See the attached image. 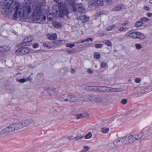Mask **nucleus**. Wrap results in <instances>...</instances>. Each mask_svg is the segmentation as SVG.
<instances>
[{"label": "nucleus", "instance_id": "obj_1", "mask_svg": "<svg viewBox=\"0 0 152 152\" xmlns=\"http://www.w3.org/2000/svg\"><path fill=\"white\" fill-rule=\"evenodd\" d=\"M24 6L18 1H0V8L4 10L6 15L9 14L15 11L13 16V19H22L29 15L32 9H35L32 14L31 18L37 23H40L46 19V17L42 14V9L39 5H34L31 1H27Z\"/></svg>", "mask_w": 152, "mask_h": 152}, {"label": "nucleus", "instance_id": "obj_2", "mask_svg": "<svg viewBox=\"0 0 152 152\" xmlns=\"http://www.w3.org/2000/svg\"><path fill=\"white\" fill-rule=\"evenodd\" d=\"M74 1H67L64 3L61 2L59 4V10L60 15L62 17L64 15L68 17V15L72 12H76L75 7L74 6Z\"/></svg>", "mask_w": 152, "mask_h": 152}, {"label": "nucleus", "instance_id": "obj_3", "mask_svg": "<svg viewBox=\"0 0 152 152\" xmlns=\"http://www.w3.org/2000/svg\"><path fill=\"white\" fill-rule=\"evenodd\" d=\"M109 87L105 86H87L85 88L87 91L108 92Z\"/></svg>", "mask_w": 152, "mask_h": 152}, {"label": "nucleus", "instance_id": "obj_4", "mask_svg": "<svg viewBox=\"0 0 152 152\" xmlns=\"http://www.w3.org/2000/svg\"><path fill=\"white\" fill-rule=\"evenodd\" d=\"M144 134L142 132L137 134H131L128 135V138L129 144H131L140 139Z\"/></svg>", "mask_w": 152, "mask_h": 152}, {"label": "nucleus", "instance_id": "obj_5", "mask_svg": "<svg viewBox=\"0 0 152 152\" xmlns=\"http://www.w3.org/2000/svg\"><path fill=\"white\" fill-rule=\"evenodd\" d=\"M31 50L30 48L26 46L21 47L16 50L15 53L18 55L22 56L29 53Z\"/></svg>", "mask_w": 152, "mask_h": 152}, {"label": "nucleus", "instance_id": "obj_6", "mask_svg": "<svg viewBox=\"0 0 152 152\" xmlns=\"http://www.w3.org/2000/svg\"><path fill=\"white\" fill-rule=\"evenodd\" d=\"M16 130L14 124H12L0 131V134H4Z\"/></svg>", "mask_w": 152, "mask_h": 152}, {"label": "nucleus", "instance_id": "obj_7", "mask_svg": "<svg viewBox=\"0 0 152 152\" xmlns=\"http://www.w3.org/2000/svg\"><path fill=\"white\" fill-rule=\"evenodd\" d=\"M104 4L103 1H91L88 3V7L92 8L94 7L102 6Z\"/></svg>", "mask_w": 152, "mask_h": 152}, {"label": "nucleus", "instance_id": "obj_8", "mask_svg": "<svg viewBox=\"0 0 152 152\" xmlns=\"http://www.w3.org/2000/svg\"><path fill=\"white\" fill-rule=\"evenodd\" d=\"M23 128L26 127L33 122L31 118H27L21 121Z\"/></svg>", "mask_w": 152, "mask_h": 152}, {"label": "nucleus", "instance_id": "obj_9", "mask_svg": "<svg viewBox=\"0 0 152 152\" xmlns=\"http://www.w3.org/2000/svg\"><path fill=\"white\" fill-rule=\"evenodd\" d=\"M75 2V1H74ZM74 6L75 7L76 10H77L78 12H83L85 10V8L82 4L81 3H78L76 5L75 4V2Z\"/></svg>", "mask_w": 152, "mask_h": 152}, {"label": "nucleus", "instance_id": "obj_10", "mask_svg": "<svg viewBox=\"0 0 152 152\" xmlns=\"http://www.w3.org/2000/svg\"><path fill=\"white\" fill-rule=\"evenodd\" d=\"M33 39V38L31 36L26 37L24 39L23 43L27 45H30L31 44V42Z\"/></svg>", "mask_w": 152, "mask_h": 152}, {"label": "nucleus", "instance_id": "obj_11", "mask_svg": "<svg viewBox=\"0 0 152 152\" xmlns=\"http://www.w3.org/2000/svg\"><path fill=\"white\" fill-rule=\"evenodd\" d=\"M137 31H129L127 33L126 35L132 39H136L137 37Z\"/></svg>", "mask_w": 152, "mask_h": 152}, {"label": "nucleus", "instance_id": "obj_12", "mask_svg": "<svg viewBox=\"0 0 152 152\" xmlns=\"http://www.w3.org/2000/svg\"><path fill=\"white\" fill-rule=\"evenodd\" d=\"M113 144L117 146H120L124 145L121 139V137L115 140L113 142Z\"/></svg>", "mask_w": 152, "mask_h": 152}, {"label": "nucleus", "instance_id": "obj_13", "mask_svg": "<svg viewBox=\"0 0 152 152\" xmlns=\"http://www.w3.org/2000/svg\"><path fill=\"white\" fill-rule=\"evenodd\" d=\"M69 98V95L63 94L61 96L59 99L62 101L68 102Z\"/></svg>", "mask_w": 152, "mask_h": 152}, {"label": "nucleus", "instance_id": "obj_14", "mask_svg": "<svg viewBox=\"0 0 152 152\" xmlns=\"http://www.w3.org/2000/svg\"><path fill=\"white\" fill-rule=\"evenodd\" d=\"M14 124L16 130H18L23 128L21 121L14 123Z\"/></svg>", "mask_w": 152, "mask_h": 152}, {"label": "nucleus", "instance_id": "obj_15", "mask_svg": "<svg viewBox=\"0 0 152 152\" xmlns=\"http://www.w3.org/2000/svg\"><path fill=\"white\" fill-rule=\"evenodd\" d=\"M69 96L70 98H69V101H68L69 102H75L78 100L77 98L74 95H69Z\"/></svg>", "mask_w": 152, "mask_h": 152}, {"label": "nucleus", "instance_id": "obj_16", "mask_svg": "<svg viewBox=\"0 0 152 152\" xmlns=\"http://www.w3.org/2000/svg\"><path fill=\"white\" fill-rule=\"evenodd\" d=\"M10 49V48L8 46L4 45L3 46H0V52H6L9 50Z\"/></svg>", "mask_w": 152, "mask_h": 152}, {"label": "nucleus", "instance_id": "obj_17", "mask_svg": "<svg viewBox=\"0 0 152 152\" xmlns=\"http://www.w3.org/2000/svg\"><path fill=\"white\" fill-rule=\"evenodd\" d=\"M137 36L136 37V39H144L145 38V36L142 33L137 31Z\"/></svg>", "mask_w": 152, "mask_h": 152}, {"label": "nucleus", "instance_id": "obj_18", "mask_svg": "<svg viewBox=\"0 0 152 152\" xmlns=\"http://www.w3.org/2000/svg\"><path fill=\"white\" fill-rule=\"evenodd\" d=\"M128 136H125L121 137V139L123 142L124 145L129 144Z\"/></svg>", "mask_w": 152, "mask_h": 152}, {"label": "nucleus", "instance_id": "obj_19", "mask_svg": "<svg viewBox=\"0 0 152 152\" xmlns=\"http://www.w3.org/2000/svg\"><path fill=\"white\" fill-rule=\"evenodd\" d=\"M146 89H143L142 90H138L137 92L138 96H140L142 95L147 93V92L145 91Z\"/></svg>", "mask_w": 152, "mask_h": 152}, {"label": "nucleus", "instance_id": "obj_20", "mask_svg": "<svg viewBox=\"0 0 152 152\" xmlns=\"http://www.w3.org/2000/svg\"><path fill=\"white\" fill-rule=\"evenodd\" d=\"M94 97L95 96L92 95H89L87 97L85 98V101H91L92 102H94Z\"/></svg>", "mask_w": 152, "mask_h": 152}, {"label": "nucleus", "instance_id": "obj_21", "mask_svg": "<svg viewBox=\"0 0 152 152\" xmlns=\"http://www.w3.org/2000/svg\"><path fill=\"white\" fill-rule=\"evenodd\" d=\"M119 91H120V89L109 87L108 92H118Z\"/></svg>", "mask_w": 152, "mask_h": 152}, {"label": "nucleus", "instance_id": "obj_22", "mask_svg": "<svg viewBox=\"0 0 152 152\" xmlns=\"http://www.w3.org/2000/svg\"><path fill=\"white\" fill-rule=\"evenodd\" d=\"M47 36L48 39L50 40H54L57 38L56 34H53L52 35L48 34Z\"/></svg>", "mask_w": 152, "mask_h": 152}, {"label": "nucleus", "instance_id": "obj_23", "mask_svg": "<svg viewBox=\"0 0 152 152\" xmlns=\"http://www.w3.org/2000/svg\"><path fill=\"white\" fill-rule=\"evenodd\" d=\"M54 43L58 45H64L66 43V40H57L53 42Z\"/></svg>", "mask_w": 152, "mask_h": 152}, {"label": "nucleus", "instance_id": "obj_24", "mask_svg": "<svg viewBox=\"0 0 152 152\" xmlns=\"http://www.w3.org/2000/svg\"><path fill=\"white\" fill-rule=\"evenodd\" d=\"M102 101V98L99 96H95L94 102H99Z\"/></svg>", "mask_w": 152, "mask_h": 152}, {"label": "nucleus", "instance_id": "obj_25", "mask_svg": "<svg viewBox=\"0 0 152 152\" xmlns=\"http://www.w3.org/2000/svg\"><path fill=\"white\" fill-rule=\"evenodd\" d=\"M101 132L103 134L107 133L109 131V128L108 127H104L100 129Z\"/></svg>", "mask_w": 152, "mask_h": 152}, {"label": "nucleus", "instance_id": "obj_26", "mask_svg": "<svg viewBox=\"0 0 152 152\" xmlns=\"http://www.w3.org/2000/svg\"><path fill=\"white\" fill-rule=\"evenodd\" d=\"M30 77L31 76L29 75L28 77L26 78V79L24 78L20 79L19 80V82L20 83H24L26 81H28L29 80H30V81H31L32 80V79L30 78Z\"/></svg>", "mask_w": 152, "mask_h": 152}, {"label": "nucleus", "instance_id": "obj_27", "mask_svg": "<svg viewBox=\"0 0 152 152\" xmlns=\"http://www.w3.org/2000/svg\"><path fill=\"white\" fill-rule=\"evenodd\" d=\"M53 26L56 28H60L61 27V25L60 23L57 22H54L53 23Z\"/></svg>", "mask_w": 152, "mask_h": 152}, {"label": "nucleus", "instance_id": "obj_28", "mask_svg": "<svg viewBox=\"0 0 152 152\" xmlns=\"http://www.w3.org/2000/svg\"><path fill=\"white\" fill-rule=\"evenodd\" d=\"M94 58L96 60H98L101 58V55L99 52H96L94 53Z\"/></svg>", "mask_w": 152, "mask_h": 152}, {"label": "nucleus", "instance_id": "obj_29", "mask_svg": "<svg viewBox=\"0 0 152 152\" xmlns=\"http://www.w3.org/2000/svg\"><path fill=\"white\" fill-rule=\"evenodd\" d=\"M122 9V7L121 6H116L112 9V11H119Z\"/></svg>", "mask_w": 152, "mask_h": 152}, {"label": "nucleus", "instance_id": "obj_30", "mask_svg": "<svg viewBox=\"0 0 152 152\" xmlns=\"http://www.w3.org/2000/svg\"><path fill=\"white\" fill-rule=\"evenodd\" d=\"M83 19L82 20V23H85L87 22L89 20V17L84 15L83 16Z\"/></svg>", "mask_w": 152, "mask_h": 152}, {"label": "nucleus", "instance_id": "obj_31", "mask_svg": "<svg viewBox=\"0 0 152 152\" xmlns=\"http://www.w3.org/2000/svg\"><path fill=\"white\" fill-rule=\"evenodd\" d=\"M115 27V26L114 25H110L107 27L106 29V30L107 31H111Z\"/></svg>", "mask_w": 152, "mask_h": 152}, {"label": "nucleus", "instance_id": "obj_32", "mask_svg": "<svg viewBox=\"0 0 152 152\" xmlns=\"http://www.w3.org/2000/svg\"><path fill=\"white\" fill-rule=\"evenodd\" d=\"M103 43L107 45L108 46L111 47L112 46V45L110 40H105L104 41Z\"/></svg>", "mask_w": 152, "mask_h": 152}, {"label": "nucleus", "instance_id": "obj_33", "mask_svg": "<svg viewBox=\"0 0 152 152\" xmlns=\"http://www.w3.org/2000/svg\"><path fill=\"white\" fill-rule=\"evenodd\" d=\"M140 20L142 22V24H143L145 22L148 21L149 20L148 18L144 17L141 18Z\"/></svg>", "mask_w": 152, "mask_h": 152}, {"label": "nucleus", "instance_id": "obj_34", "mask_svg": "<svg viewBox=\"0 0 152 152\" xmlns=\"http://www.w3.org/2000/svg\"><path fill=\"white\" fill-rule=\"evenodd\" d=\"M142 23L141 21H137L136 23L135 24V26L136 27H140L142 26Z\"/></svg>", "mask_w": 152, "mask_h": 152}, {"label": "nucleus", "instance_id": "obj_35", "mask_svg": "<svg viewBox=\"0 0 152 152\" xmlns=\"http://www.w3.org/2000/svg\"><path fill=\"white\" fill-rule=\"evenodd\" d=\"M83 136L77 135L75 137H74V138H73V139H74L75 141H77L83 138Z\"/></svg>", "mask_w": 152, "mask_h": 152}, {"label": "nucleus", "instance_id": "obj_36", "mask_svg": "<svg viewBox=\"0 0 152 152\" xmlns=\"http://www.w3.org/2000/svg\"><path fill=\"white\" fill-rule=\"evenodd\" d=\"M92 136V134L91 132L88 133L85 136V138L86 139H89L91 138Z\"/></svg>", "mask_w": 152, "mask_h": 152}, {"label": "nucleus", "instance_id": "obj_37", "mask_svg": "<svg viewBox=\"0 0 152 152\" xmlns=\"http://www.w3.org/2000/svg\"><path fill=\"white\" fill-rule=\"evenodd\" d=\"M57 6L56 5L54 4L52 7L53 12H56V14L57 15V13L58 12V11L57 10H55V9L57 8Z\"/></svg>", "mask_w": 152, "mask_h": 152}, {"label": "nucleus", "instance_id": "obj_38", "mask_svg": "<svg viewBox=\"0 0 152 152\" xmlns=\"http://www.w3.org/2000/svg\"><path fill=\"white\" fill-rule=\"evenodd\" d=\"M107 65V64L104 61H102L101 63V67L103 68L105 67Z\"/></svg>", "mask_w": 152, "mask_h": 152}, {"label": "nucleus", "instance_id": "obj_39", "mask_svg": "<svg viewBox=\"0 0 152 152\" xmlns=\"http://www.w3.org/2000/svg\"><path fill=\"white\" fill-rule=\"evenodd\" d=\"M85 116L84 114H78L76 115V117L78 119H80L83 118Z\"/></svg>", "mask_w": 152, "mask_h": 152}, {"label": "nucleus", "instance_id": "obj_40", "mask_svg": "<svg viewBox=\"0 0 152 152\" xmlns=\"http://www.w3.org/2000/svg\"><path fill=\"white\" fill-rule=\"evenodd\" d=\"M100 14L101 15H107L108 14V12L107 11H100Z\"/></svg>", "mask_w": 152, "mask_h": 152}, {"label": "nucleus", "instance_id": "obj_41", "mask_svg": "<svg viewBox=\"0 0 152 152\" xmlns=\"http://www.w3.org/2000/svg\"><path fill=\"white\" fill-rule=\"evenodd\" d=\"M75 45L74 44H70L69 43H67L66 44V46L67 47H69L70 48H72L75 47Z\"/></svg>", "mask_w": 152, "mask_h": 152}, {"label": "nucleus", "instance_id": "obj_42", "mask_svg": "<svg viewBox=\"0 0 152 152\" xmlns=\"http://www.w3.org/2000/svg\"><path fill=\"white\" fill-rule=\"evenodd\" d=\"M103 46V44H95L94 45V47L96 48H101Z\"/></svg>", "mask_w": 152, "mask_h": 152}, {"label": "nucleus", "instance_id": "obj_43", "mask_svg": "<svg viewBox=\"0 0 152 152\" xmlns=\"http://www.w3.org/2000/svg\"><path fill=\"white\" fill-rule=\"evenodd\" d=\"M145 134L148 135L152 134V129L147 130V132H146L145 133Z\"/></svg>", "mask_w": 152, "mask_h": 152}, {"label": "nucleus", "instance_id": "obj_44", "mask_svg": "<svg viewBox=\"0 0 152 152\" xmlns=\"http://www.w3.org/2000/svg\"><path fill=\"white\" fill-rule=\"evenodd\" d=\"M135 46L137 49L139 50L142 48V46L140 44H136L135 45Z\"/></svg>", "mask_w": 152, "mask_h": 152}, {"label": "nucleus", "instance_id": "obj_45", "mask_svg": "<svg viewBox=\"0 0 152 152\" xmlns=\"http://www.w3.org/2000/svg\"><path fill=\"white\" fill-rule=\"evenodd\" d=\"M127 102V100L126 99H123L121 101V103L123 104H126Z\"/></svg>", "mask_w": 152, "mask_h": 152}, {"label": "nucleus", "instance_id": "obj_46", "mask_svg": "<svg viewBox=\"0 0 152 152\" xmlns=\"http://www.w3.org/2000/svg\"><path fill=\"white\" fill-rule=\"evenodd\" d=\"M43 46L47 48L48 49H50L52 48L51 46H48V43L46 42L44 43Z\"/></svg>", "mask_w": 152, "mask_h": 152}, {"label": "nucleus", "instance_id": "obj_47", "mask_svg": "<svg viewBox=\"0 0 152 152\" xmlns=\"http://www.w3.org/2000/svg\"><path fill=\"white\" fill-rule=\"evenodd\" d=\"M141 80L139 78H135L134 80L135 82L137 83H139L141 81Z\"/></svg>", "mask_w": 152, "mask_h": 152}, {"label": "nucleus", "instance_id": "obj_48", "mask_svg": "<svg viewBox=\"0 0 152 152\" xmlns=\"http://www.w3.org/2000/svg\"><path fill=\"white\" fill-rule=\"evenodd\" d=\"M145 89L148 90V91H147V92L152 91V85L148 87L147 88H145Z\"/></svg>", "mask_w": 152, "mask_h": 152}, {"label": "nucleus", "instance_id": "obj_49", "mask_svg": "<svg viewBox=\"0 0 152 152\" xmlns=\"http://www.w3.org/2000/svg\"><path fill=\"white\" fill-rule=\"evenodd\" d=\"M67 53H73L74 52H75V50H74V49H72V50H68L67 51Z\"/></svg>", "mask_w": 152, "mask_h": 152}, {"label": "nucleus", "instance_id": "obj_50", "mask_svg": "<svg viewBox=\"0 0 152 152\" xmlns=\"http://www.w3.org/2000/svg\"><path fill=\"white\" fill-rule=\"evenodd\" d=\"M38 47V44L37 43H35L33 44V47L34 48H37Z\"/></svg>", "mask_w": 152, "mask_h": 152}, {"label": "nucleus", "instance_id": "obj_51", "mask_svg": "<svg viewBox=\"0 0 152 152\" xmlns=\"http://www.w3.org/2000/svg\"><path fill=\"white\" fill-rule=\"evenodd\" d=\"M88 72L90 74L93 73V71L90 69H88L87 70Z\"/></svg>", "mask_w": 152, "mask_h": 152}, {"label": "nucleus", "instance_id": "obj_52", "mask_svg": "<svg viewBox=\"0 0 152 152\" xmlns=\"http://www.w3.org/2000/svg\"><path fill=\"white\" fill-rule=\"evenodd\" d=\"M73 138H74V137H73V136H72V135H70V136L68 137L67 139L68 140H70L71 139H73Z\"/></svg>", "mask_w": 152, "mask_h": 152}, {"label": "nucleus", "instance_id": "obj_53", "mask_svg": "<svg viewBox=\"0 0 152 152\" xmlns=\"http://www.w3.org/2000/svg\"><path fill=\"white\" fill-rule=\"evenodd\" d=\"M93 39L90 37L88 38L87 39H86V40L87 42H88L89 41H93Z\"/></svg>", "mask_w": 152, "mask_h": 152}, {"label": "nucleus", "instance_id": "obj_54", "mask_svg": "<svg viewBox=\"0 0 152 152\" xmlns=\"http://www.w3.org/2000/svg\"><path fill=\"white\" fill-rule=\"evenodd\" d=\"M84 149L87 151L89 149V147L88 146H84Z\"/></svg>", "mask_w": 152, "mask_h": 152}, {"label": "nucleus", "instance_id": "obj_55", "mask_svg": "<svg viewBox=\"0 0 152 152\" xmlns=\"http://www.w3.org/2000/svg\"><path fill=\"white\" fill-rule=\"evenodd\" d=\"M105 2L107 4H111L113 2L112 1H105Z\"/></svg>", "mask_w": 152, "mask_h": 152}, {"label": "nucleus", "instance_id": "obj_56", "mask_svg": "<svg viewBox=\"0 0 152 152\" xmlns=\"http://www.w3.org/2000/svg\"><path fill=\"white\" fill-rule=\"evenodd\" d=\"M128 23H129V22L128 21H127L126 22H124V23H122V25L123 26H126L128 24Z\"/></svg>", "mask_w": 152, "mask_h": 152}, {"label": "nucleus", "instance_id": "obj_57", "mask_svg": "<svg viewBox=\"0 0 152 152\" xmlns=\"http://www.w3.org/2000/svg\"><path fill=\"white\" fill-rule=\"evenodd\" d=\"M147 15L148 17H152V13H148L147 14Z\"/></svg>", "mask_w": 152, "mask_h": 152}, {"label": "nucleus", "instance_id": "obj_58", "mask_svg": "<svg viewBox=\"0 0 152 152\" xmlns=\"http://www.w3.org/2000/svg\"><path fill=\"white\" fill-rule=\"evenodd\" d=\"M101 15L100 14V12H98L96 13V14L95 15V16L96 17H98L100 16Z\"/></svg>", "mask_w": 152, "mask_h": 152}, {"label": "nucleus", "instance_id": "obj_59", "mask_svg": "<svg viewBox=\"0 0 152 152\" xmlns=\"http://www.w3.org/2000/svg\"><path fill=\"white\" fill-rule=\"evenodd\" d=\"M75 72V69H74L72 68L71 69V72L72 73H74Z\"/></svg>", "mask_w": 152, "mask_h": 152}, {"label": "nucleus", "instance_id": "obj_60", "mask_svg": "<svg viewBox=\"0 0 152 152\" xmlns=\"http://www.w3.org/2000/svg\"><path fill=\"white\" fill-rule=\"evenodd\" d=\"M144 9L145 10L149 11L150 10V8L148 6H145L144 7Z\"/></svg>", "mask_w": 152, "mask_h": 152}, {"label": "nucleus", "instance_id": "obj_61", "mask_svg": "<svg viewBox=\"0 0 152 152\" xmlns=\"http://www.w3.org/2000/svg\"><path fill=\"white\" fill-rule=\"evenodd\" d=\"M83 18V17L79 16L77 17V18L78 20H81Z\"/></svg>", "mask_w": 152, "mask_h": 152}, {"label": "nucleus", "instance_id": "obj_62", "mask_svg": "<svg viewBox=\"0 0 152 152\" xmlns=\"http://www.w3.org/2000/svg\"><path fill=\"white\" fill-rule=\"evenodd\" d=\"M124 28L123 27H121L119 29V31H124Z\"/></svg>", "mask_w": 152, "mask_h": 152}, {"label": "nucleus", "instance_id": "obj_63", "mask_svg": "<svg viewBox=\"0 0 152 152\" xmlns=\"http://www.w3.org/2000/svg\"><path fill=\"white\" fill-rule=\"evenodd\" d=\"M50 88L48 87V88H44V90L45 91H48L50 90Z\"/></svg>", "mask_w": 152, "mask_h": 152}, {"label": "nucleus", "instance_id": "obj_64", "mask_svg": "<svg viewBox=\"0 0 152 152\" xmlns=\"http://www.w3.org/2000/svg\"><path fill=\"white\" fill-rule=\"evenodd\" d=\"M48 20H49L51 21L52 20H53V18H50V17H48Z\"/></svg>", "mask_w": 152, "mask_h": 152}]
</instances>
